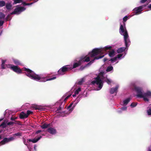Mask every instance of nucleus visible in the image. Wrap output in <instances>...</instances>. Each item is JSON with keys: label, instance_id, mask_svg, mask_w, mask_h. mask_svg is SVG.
Returning <instances> with one entry per match:
<instances>
[{"label": "nucleus", "instance_id": "37998d69", "mask_svg": "<svg viewBox=\"0 0 151 151\" xmlns=\"http://www.w3.org/2000/svg\"><path fill=\"white\" fill-rule=\"evenodd\" d=\"M106 81L108 84H110L111 83V81L108 79H106Z\"/></svg>", "mask_w": 151, "mask_h": 151}, {"label": "nucleus", "instance_id": "680f3d73", "mask_svg": "<svg viewBox=\"0 0 151 151\" xmlns=\"http://www.w3.org/2000/svg\"><path fill=\"white\" fill-rule=\"evenodd\" d=\"M148 7L151 9V4L148 6Z\"/></svg>", "mask_w": 151, "mask_h": 151}, {"label": "nucleus", "instance_id": "603ef678", "mask_svg": "<svg viewBox=\"0 0 151 151\" xmlns=\"http://www.w3.org/2000/svg\"><path fill=\"white\" fill-rule=\"evenodd\" d=\"M4 23V21L2 20L0 21V26H1Z\"/></svg>", "mask_w": 151, "mask_h": 151}, {"label": "nucleus", "instance_id": "9d476101", "mask_svg": "<svg viewBox=\"0 0 151 151\" xmlns=\"http://www.w3.org/2000/svg\"><path fill=\"white\" fill-rule=\"evenodd\" d=\"M90 58L91 57L89 55H86L85 56L81 57L80 59L82 63L83 62H88L90 61Z\"/></svg>", "mask_w": 151, "mask_h": 151}, {"label": "nucleus", "instance_id": "473e14b6", "mask_svg": "<svg viewBox=\"0 0 151 151\" xmlns=\"http://www.w3.org/2000/svg\"><path fill=\"white\" fill-rule=\"evenodd\" d=\"M16 139V137L15 136H14V134H13L12 136L10 137V141L14 140Z\"/></svg>", "mask_w": 151, "mask_h": 151}, {"label": "nucleus", "instance_id": "79ce46f5", "mask_svg": "<svg viewBox=\"0 0 151 151\" xmlns=\"http://www.w3.org/2000/svg\"><path fill=\"white\" fill-rule=\"evenodd\" d=\"M127 107H123L121 108V109L122 111H125L127 110Z\"/></svg>", "mask_w": 151, "mask_h": 151}, {"label": "nucleus", "instance_id": "ddd939ff", "mask_svg": "<svg viewBox=\"0 0 151 151\" xmlns=\"http://www.w3.org/2000/svg\"><path fill=\"white\" fill-rule=\"evenodd\" d=\"M82 63L80 59L77 63H75L73 65V67L72 69L75 68L80 66L82 64Z\"/></svg>", "mask_w": 151, "mask_h": 151}, {"label": "nucleus", "instance_id": "f03ea898", "mask_svg": "<svg viewBox=\"0 0 151 151\" xmlns=\"http://www.w3.org/2000/svg\"><path fill=\"white\" fill-rule=\"evenodd\" d=\"M119 32L121 35L124 36L125 45L126 47H128L129 45L130 41L129 39V35L127 31L126 28L124 29L122 24L120 25Z\"/></svg>", "mask_w": 151, "mask_h": 151}, {"label": "nucleus", "instance_id": "6e6d98bb", "mask_svg": "<svg viewBox=\"0 0 151 151\" xmlns=\"http://www.w3.org/2000/svg\"><path fill=\"white\" fill-rule=\"evenodd\" d=\"M148 151H151V146H150L148 147Z\"/></svg>", "mask_w": 151, "mask_h": 151}, {"label": "nucleus", "instance_id": "4c0bfd02", "mask_svg": "<svg viewBox=\"0 0 151 151\" xmlns=\"http://www.w3.org/2000/svg\"><path fill=\"white\" fill-rule=\"evenodd\" d=\"M5 17L4 14L0 12V18H4Z\"/></svg>", "mask_w": 151, "mask_h": 151}, {"label": "nucleus", "instance_id": "a18cd8bd", "mask_svg": "<svg viewBox=\"0 0 151 151\" xmlns=\"http://www.w3.org/2000/svg\"><path fill=\"white\" fill-rule=\"evenodd\" d=\"M91 64H92V63H91V62H90L89 63H88L87 64H86L85 66L84 67H83V69L86 66H90V65H91Z\"/></svg>", "mask_w": 151, "mask_h": 151}, {"label": "nucleus", "instance_id": "6e6552de", "mask_svg": "<svg viewBox=\"0 0 151 151\" xmlns=\"http://www.w3.org/2000/svg\"><path fill=\"white\" fill-rule=\"evenodd\" d=\"M142 96L143 97L141 98H143L144 101L148 102L149 99L147 97H151V92L148 91L146 93H143Z\"/></svg>", "mask_w": 151, "mask_h": 151}, {"label": "nucleus", "instance_id": "3c124183", "mask_svg": "<svg viewBox=\"0 0 151 151\" xmlns=\"http://www.w3.org/2000/svg\"><path fill=\"white\" fill-rule=\"evenodd\" d=\"M71 95H69L67 96L64 99V101H66L67 99Z\"/></svg>", "mask_w": 151, "mask_h": 151}, {"label": "nucleus", "instance_id": "0eeeda50", "mask_svg": "<svg viewBox=\"0 0 151 151\" xmlns=\"http://www.w3.org/2000/svg\"><path fill=\"white\" fill-rule=\"evenodd\" d=\"M134 89L137 93V97L141 98L143 97L142 95L143 93V91L141 88L135 87Z\"/></svg>", "mask_w": 151, "mask_h": 151}, {"label": "nucleus", "instance_id": "423d86ee", "mask_svg": "<svg viewBox=\"0 0 151 151\" xmlns=\"http://www.w3.org/2000/svg\"><path fill=\"white\" fill-rule=\"evenodd\" d=\"M25 9V8L24 7L19 6L18 5L16 6V8L14 9V11L11 13V14H19L22 12L24 11Z\"/></svg>", "mask_w": 151, "mask_h": 151}, {"label": "nucleus", "instance_id": "e2e57ef3", "mask_svg": "<svg viewBox=\"0 0 151 151\" xmlns=\"http://www.w3.org/2000/svg\"><path fill=\"white\" fill-rule=\"evenodd\" d=\"M23 4L24 6L26 5L27 3H26L25 2H24L23 3Z\"/></svg>", "mask_w": 151, "mask_h": 151}, {"label": "nucleus", "instance_id": "aec40b11", "mask_svg": "<svg viewBox=\"0 0 151 151\" xmlns=\"http://www.w3.org/2000/svg\"><path fill=\"white\" fill-rule=\"evenodd\" d=\"M6 60H2L1 67V68L2 69H5L6 68V65H5L4 64L6 62Z\"/></svg>", "mask_w": 151, "mask_h": 151}, {"label": "nucleus", "instance_id": "412c9836", "mask_svg": "<svg viewBox=\"0 0 151 151\" xmlns=\"http://www.w3.org/2000/svg\"><path fill=\"white\" fill-rule=\"evenodd\" d=\"M112 48V47L111 46H107L106 47L104 48H101V49H103L104 50L102 51V54L105 51H106L107 50H111Z\"/></svg>", "mask_w": 151, "mask_h": 151}, {"label": "nucleus", "instance_id": "2eb2a0df", "mask_svg": "<svg viewBox=\"0 0 151 151\" xmlns=\"http://www.w3.org/2000/svg\"><path fill=\"white\" fill-rule=\"evenodd\" d=\"M19 118L21 119H24L27 118V115L23 111L19 115Z\"/></svg>", "mask_w": 151, "mask_h": 151}, {"label": "nucleus", "instance_id": "a19ab883", "mask_svg": "<svg viewBox=\"0 0 151 151\" xmlns=\"http://www.w3.org/2000/svg\"><path fill=\"white\" fill-rule=\"evenodd\" d=\"M14 122H16V124H17L19 125H21L22 124L21 122L19 121H14Z\"/></svg>", "mask_w": 151, "mask_h": 151}, {"label": "nucleus", "instance_id": "f704fd0d", "mask_svg": "<svg viewBox=\"0 0 151 151\" xmlns=\"http://www.w3.org/2000/svg\"><path fill=\"white\" fill-rule=\"evenodd\" d=\"M34 108L35 109L40 110L42 109V107L37 106H34Z\"/></svg>", "mask_w": 151, "mask_h": 151}, {"label": "nucleus", "instance_id": "39448f33", "mask_svg": "<svg viewBox=\"0 0 151 151\" xmlns=\"http://www.w3.org/2000/svg\"><path fill=\"white\" fill-rule=\"evenodd\" d=\"M72 69V68L70 67L69 65H65L63 66L58 71V74L62 75L64 74V73L71 70Z\"/></svg>", "mask_w": 151, "mask_h": 151}, {"label": "nucleus", "instance_id": "bb28decb", "mask_svg": "<svg viewBox=\"0 0 151 151\" xmlns=\"http://www.w3.org/2000/svg\"><path fill=\"white\" fill-rule=\"evenodd\" d=\"M147 110V112L148 115H151V108L148 107Z\"/></svg>", "mask_w": 151, "mask_h": 151}, {"label": "nucleus", "instance_id": "7c9ffc66", "mask_svg": "<svg viewBox=\"0 0 151 151\" xmlns=\"http://www.w3.org/2000/svg\"><path fill=\"white\" fill-rule=\"evenodd\" d=\"M6 126V124L5 122H3L0 125V127H2L3 128L5 127Z\"/></svg>", "mask_w": 151, "mask_h": 151}, {"label": "nucleus", "instance_id": "c9c22d12", "mask_svg": "<svg viewBox=\"0 0 151 151\" xmlns=\"http://www.w3.org/2000/svg\"><path fill=\"white\" fill-rule=\"evenodd\" d=\"M33 114V112L30 110H27V113L26 114L27 115V117L30 114Z\"/></svg>", "mask_w": 151, "mask_h": 151}, {"label": "nucleus", "instance_id": "4d7b16f0", "mask_svg": "<svg viewBox=\"0 0 151 151\" xmlns=\"http://www.w3.org/2000/svg\"><path fill=\"white\" fill-rule=\"evenodd\" d=\"M61 109V108L60 106H59L58 108L57 109V111H58L59 110H60Z\"/></svg>", "mask_w": 151, "mask_h": 151}, {"label": "nucleus", "instance_id": "c756f323", "mask_svg": "<svg viewBox=\"0 0 151 151\" xmlns=\"http://www.w3.org/2000/svg\"><path fill=\"white\" fill-rule=\"evenodd\" d=\"M81 90V89L80 87L78 88L77 90L75 91V93L76 94H78L79 92Z\"/></svg>", "mask_w": 151, "mask_h": 151}, {"label": "nucleus", "instance_id": "f257e3e1", "mask_svg": "<svg viewBox=\"0 0 151 151\" xmlns=\"http://www.w3.org/2000/svg\"><path fill=\"white\" fill-rule=\"evenodd\" d=\"M11 65L10 66V68L17 74L22 73V70L25 71L26 72V74L27 76L32 79L37 81L40 80V81H41L45 82L47 81H50L55 79L56 78V77H53L49 78H42L39 75L35 73L33 71L29 68H22V70L18 66L14 65Z\"/></svg>", "mask_w": 151, "mask_h": 151}, {"label": "nucleus", "instance_id": "2f4dec72", "mask_svg": "<svg viewBox=\"0 0 151 151\" xmlns=\"http://www.w3.org/2000/svg\"><path fill=\"white\" fill-rule=\"evenodd\" d=\"M84 82V79L83 78H82L80 81L78 82V85H81Z\"/></svg>", "mask_w": 151, "mask_h": 151}, {"label": "nucleus", "instance_id": "f8f14e48", "mask_svg": "<svg viewBox=\"0 0 151 151\" xmlns=\"http://www.w3.org/2000/svg\"><path fill=\"white\" fill-rule=\"evenodd\" d=\"M42 137L41 135L39 136L37 138H35L32 139H28V141L29 142H32L33 143L37 142L39 140H40Z\"/></svg>", "mask_w": 151, "mask_h": 151}, {"label": "nucleus", "instance_id": "a211bd4d", "mask_svg": "<svg viewBox=\"0 0 151 151\" xmlns=\"http://www.w3.org/2000/svg\"><path fill=\"white\" fill-rule=\"evenodd\" d=\"M50 124H47L45 123L44 124L42 125L41 126V127L43 129H45L50 127Z\"/></svg>", "mask_w": 151, "mask_h": 151}, {"label": "nucleus", "instance_id": "cd10ccee", "mask_svg": "<svg viewBox=\"0 0 151 151\" xmlns=\"http://www.w3.org/2000/svg\"><path fill=\"white\" fill-rule=\"evenodd\" d=\"M128 17L127 16H125L123 19V25H125V22H126L128 19Z\"/></svg>", "mask_w": 151, "mask_h": 151}, {"label": "nucleus", "instance_id": "5fc2aeb1", "mask_svg": "<svg viewBox=\"0 0 151 151\" xmlns=\"http://www.w3.org/2000/svg\"><path fill=\"white\" fill-rule=\"evenodd\" d=\"M108 60V59L107 58H105L103 59V61L104 62H106Z\"/></svg>", "mask_w": 151, "mask_h": 151}, {"label": "nucleus", "instance_id": "052dcab7", "mask_svg": "<svg viewBox=\"0 0 151 151\" xmlns=\"http://www.w3.org/2000/svg\"><path fill=\"white\" fill-rule=\"evenodd\" d=\"M76 94H75V93H74V94H73V95H72V96H73V97H75L76 96Z\"/></svg>", "mask_w": 151, "mask_h": 151}, {"label": "nucleus", "instance_id": "bf43d9fd", "mask_svg": "<svg viewBox=\"0 0 151 151\" xmlns=\"http://www.w3.org/2000/svg\"><path fill=\"white\" fill-rule=\"evenodd\" d=\"M24 143L25 145H27V144H26V139H25L24 140Z\"/></svg>", "mask_w": 151, "mask_h": 151}, {"label": "nucleus", "instance_id": "6ab92c4d", "mask_svg": "<svg viewBox=\"0 0 151 151\" xmlns=\"http://www.w3.org/2000/svg\"><path fill=\"white\" fill-rule=\"evenodd\" d=\"M126 47H122L119 48L117 50V52L118 53H121L124 52L126 50Z\"/></svg>", "mask_w": 151, "mask_h": 151}, {"label": "nucleus", "instance_id": "c03bdc74", "mask_svg": "<svg viewBox=\"0 0 151 151\" xmlns=\"http://www.w3.org/2000/svg\"><path fill=\"white\" fill-rule=\"evenodd\" d=\"M122 56H123V54H119L117 55V57H116L117 58H121Z\"/></svg>", "mask_w": 151, "mask_h": 151}, {"label": "nucleus", "instance_id": "c85d7f7f", "mask_svg": "<svg viewBox=\"0 0 151 151\" xmlns=\"http://www.w3.org/2000/svg\"><path fill=\"white\" fill-rule=\"evenodd\" d=\"M14 134V136H15L16 138V136H21L22 135V133L21 132H18Z\"/></svg>", "mask_w": 151, "mask_h": 151}, {"label": "nucleus", "instance_id": "13d9d810", "mask_svg": "<svg viewBox=\"0 0 151 151\" xmlns=\"http://www.w3.org/2000/svg\"><path fill=\"white\" fill-rule=\"evenodd\" d=\"M75 105H74L73 106V107H72V108H71L70 109H69V110H70V111H72V110H73V108L75 107Z\"/></svg>", "mask_w": 151, "mask_h": 151}, {"label": "nucleus", "instance_id": "8fccbe9b", "mask_svg": "<svg viewBox=\"0 0 151 151\" xmlns=\"http://www.w3.org/2000/svg\"><path fill=\"white\" fill-rule=\"evenodd\" d=\"M16 122H10V125H13L14 124H16Z\"/></svg>", "mask_w": 151, "mask_h": 151}, {"label": "nucleus", "instance_id": "69168bd1", "mask_svg": "<svg viewBox=\"0 0 151 151\" xmlns=\"http://www.w3.org/2000/svg\"><path fill=\"white\" fill-rule=\"evenodd\" d=\"M7 18H8L9 17V14H8L7 16ZM8 20V19H7Z\"/></svg>", "mask_w": 151, "mask_h": 151}, {"label": "nucleus", "instance_id": "4468645a", "mask_svg": "<svg viewBox=\"0 0 151 151\" xmlns=\"http://www.w3.org/2000/svg\"><path fill=\"white\" fill-rule=\"evenodd\" d=\"M9 142V138H5L0 142L1 145H3Z\"/></svg>", "mask_w": 151, "mask_h": 151}, {"label": "nucleus", "instance_id": "0e129e2a", "mask_svg": "<svg viewBox=\"0 0 151 151\" xmlns=\"http://www.w3.org/2000/svg\"><path fill=\"white\" fill-rule=\"evenodd\" d=\"M32 4V3H27L26 5H29Z\"/></svg>", "mask_w": 151, "mask_h": 151}, {"label": "nucleus", "instance_id": "49530a36", "mask_svg": "<svg viewBox=\"0 0 151 151\" xmlns=\"http://www.w3.org/2000/svg\"><path fill=\"white\" fill-rule=\"evenodd\" d=\"M6 7L8 9H9V3H8L6 5Z\"/></svg>", "mask_w": 151, "mask_h": 151}, {"label": "nucleus", "instance_id": "e433bc0d", "mask_svg": "<svg viewBox=\"0 0 151 151\" xmlns=\"http://www.w3.org/2000/svg\"><path fill=\"white\" fill-rule=\"evenodd\" d=\"M117 58L116 57H114L113 58H111L110 60L109 61H111L112 62H113L114 61H115L117 59Z\"/></svg>", "mask_w": 151, "mask_h": 151}, {"label": "nucleus", "instance_id": "72a5a7b5", "mask_svg": "<svg viewBox=\"0 0 151 151\" xmlns=\"http://www.w3.org/2000/svg\"><path fill=\"white\" fill-rule=\"evenodd\" d=\"M137 105V103L133 102V103H132V104H131L130 105V106L132 107L133 108V107H135V106H136Z\"/></svg>", "mask_w": 151, "mask_h": 151}, {"label": "nucleus", "instance_id": "9b49d317", "mask_svg": "<svg viewBox=\"0 0 151 151\" xmlns=\"http://www.w3.org/2000/svg\"><path fill=\"white\" fill-rule=\"evenodd\" d=\"M47 131L48 132L52 134H55L57 133V131L55 129L52 127L49 128Z\"/></svg>", "mask_w": 151, "mask_h": 151}, {"label": "nucleus", "instance_id": "864d4df0", "mask_svg": "<svg viewBox=\"0 0 151 151\" xmlns=\"http://www.w3.org/2000/svg\"><path fill=\"white\" fill-rule=\"evenodd\" d=\"M42 132V131L41 130H38L36 132V133L37 134H38V133L41 132Z\"/></svg>", "mask_w": 151, "mask_h": 151}, {"label": "nucleus", "instance_id": "774afa93", "mask_svg": "<svg viewBox=\"0 0 151 151\" xmlns=\"http://www.w3.org/2000/svg\"><path fill=\"white\" fill-rule=\"evenodd\" d=\"M7 125H9V122H8V123H7Z\"/></svg>", "mask_w": 151, "mask_h": 151}, {"label": "nucleus", "instance_id": "ea45409f", "mask_svg": "<svg viewBox=\"0 0 151 151\" xmlns=\"http://www.w3.org/2000/svg\"><path fill=\"white\" fill-rule=\"evenodd\" d=\"M17 117H13V116H12L11 118H10V119L11 120H12V121H15V120L17 119Z\"/></svg>", "mask_w": 151, "mask_h": 151}, {"label": "nucleus", "instance_id": "58836bf2", "mask_svg": "<svg viewBox=\"0 0 151 151\" xmlns=\"http://www.w3.org/2000/svg\"><path fill=\"white\" fill-rule=\"evenodd\" d=\"M14 63L16 65H18L20 64V63H19V62L17 60H14Z\"/></svg>", "mask_w": 151, "mask_h": 151}, {"label": "nucleus", "instance_id": "dca6fc26", "mask_svg": "<svg viewBox=\"0 0 151 151\" xmlns=\"http://www.w3.org/2000/svg\"><path fill=\"white\" fill-rule=\"evenodd\" d=\"M118 86H116L115 88H113L111 89L110 93L111 94H113L115 92H116L118 89Z\"/></svg>", "mask_w": 151, "mask_h": 151}, {"label": "nucleus", "instance_id": "5701e85b", "mask_svg": "<svg viewBox=\"0 0 151 151\" xmlns=\"http://www.w3.org/2000/svg\"><path fill=\"white\" fill-rule=\"evenodd\" d=\"M130 98H128L123 101V104L124 105H127L130 101Z\"/></svg>", "mask_w": 151, "mask_h": 151}, {"label": "nucleus", "instance_id": "7ed1b4c3", "mask_svg": "<svg viewBox=\"0 0 151 151\" xmlns=\"http://www.w3.org/2000/svg\"><path fill=\"white\" fill-rule=\"evenodd\" d=\"M103 49L101 48H95L92 51L89 52L88 55H90L91 58L96 57V56L100 54H102V51Z\"/></svg>", "mask_w": 151, "mask_h": 151}, {"label": "nucleus", "instance_id": "4be33fe9", "mask_svg": "<svg viewBox=\"0 0 151 151\" xmlns=\"http://www.w3.org/2000/svg\"><path fill=\"white\" fill-rule=\"evenodd\" d=\"M114 53V50H112L111 51H110L109 53V55L111 57H113L115 55Z\"/></svg>", "mask_w": 151, "mask_h": 151}, {"label": "nucleus", "instance_id": "393cba45", "mask_svg": "<svg viewBox=\"0 0 151 151\" xmlns=\"http://www.w3.org/2000/svg\"><path fill=\"white\" fill-rule=\"evenodd\" d=\"M113 69V68L112 66H109L107 67L106 69L107 72H109L111 71Z\"/></svg>", "mask_w": 151, "mask_h": 151}, {"label": "nucleus", "instance_id": "de8ad7c7", "mask_svg": "<svg viewBox=\"0 0 151 151\" xmlns=\"http://www.w3.org/2000/svg\"><path fill=\"white\" fill-rule=\"evenodd\" d=\"M73 105V103H71L67 107V109H70V108H71L72 107Z\"/></svg>", "mask_w": 151, "mask_h": 151}, {"label": "nucleus", "instance_id": "20e7f679", "mask_svg": "<svg viewBox=\"0 0 151 151\" xmlns=\"http://www.w3.org/2000/svg\"><path fill=\"white\" fill-rule=\"evenodd\" d=\"M91 83L93 85L96 84L99 85L98 88L99 89H101L103 86V83L102 81L99 76H97V77L95 78V80L92 81Z\"/></svg>", "mask_w": 151, "mask_h": 151}, {"label": "nucleus", "instance_id": "b1692460", "mask_svg": "<svg viewBox=\"0 0 151 151\" xmlns=\"http://www.w3.org/2000/svg\"><path fill=\"white\" fill-rule=\"evenodd\" d=\"M13 1H14V2L13 3V4L20 3L23 2L22 0H13Z\"/></svg>", "mask_w": 151, "mask_h": 151}, {"label": "nucleus", "instance_id": "09e8293b", "mask_svg": "<svg viewBox=\"0 0 151 151\" xmlns=\"http://www.w3.org/2000/svg\"><path fill=\"white\" fill-rule=\"evenodd\" d=\"M147 0H141L140 2L142 4H143L147 1Z\"/></svg>", "mask_w": 151, "mask_h": 151}, {"label": "nucleus", "instance_id": "1a4fd4ad", "mask_svg": "<svg viewBox=\"0 0 151 151\" xmlns=\"http://www.w3.org/2000/svg\"><path fill=\"white\" fill-rule=\"evenodd\" d=\"M146 5H143L142 6H140L138 7L135 8L134 9V14H138L141 13V12L142 11V9Z\"/></svg>", "mask_w": 151, "mask_h": 151}, {"label": "nucleus", "instance_id": "a878e982", "mask_svg": "<svg viewBox=\"0 0 151 151\" xmlns=\"http://www.w3.org/2000/svg\"><path fill=\"white\" fill-rule=\"evenodd\" d=\"M5 2L3 1H0V7H2L5 6Z\"/></svg>", "mask_w": 151, "mask_h": 151}, {"label": "nucleus", "instance_id": "338daca9", "mask_svg": "<svg viewBox=\"0 0 151 151\" xmlns=\"http://www.w3.org/2000/svg\"><path fill=\"white\" fill-rule=\"evenodd\" d=\"M3 119H0V122L2 121Z\"/></svg>", "mask_w": 151, "mask_h": 151}, {"label": "nucleus", "instance_id": "f3484780", "mask_svg": "<svg viewBox=\"0 0 151 151\" xmlns=\"http://www.w3.org/2000/svg\"><path fill=\"white\" fill-rule=\"evenodd\" d=\"M104 55H100V56H99L95 57H94V59L93 60L90 61V62H91V63L92 64L94 62V61L95 60H98L99 59L101 58H102L104 57Z\"/></svg>", "mask_w": 151, "mask_h": 151}]
</instances>
